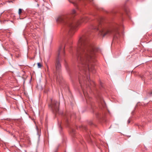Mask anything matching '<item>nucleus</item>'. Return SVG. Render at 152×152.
Wrapping results in <instances>:
<instances>
[{"instance_id": "obj_1", "label": "nucleus", "mask_w": 152, "mask_h": 152, "mask_svg": "<svg viewBox=\"0 0 152 152\" xmlns=\"http://www.w3.org/2000/svg\"><path fill=\"white\" fill-rule=\"evenodd\" d=\"M76 56L78 63L82 66L83 69L94 73L96 70L93 65L88 63L95 58L94 47L89 43L86 37L83 36L80 37L76 49Z\"/></svg>"}, {"instance_id": "obj_2", "label": "nucleus", "mask_w": 152, "mask_h": 152, "mask_svg": "<svg viewBox=\"0 0 152 152\" xmlns=\"http://www.w3.org/2000/svg\"><path fill=\"white\" fill-rule=\"evenodd\" d=\"M88 20L87 18L83 17L77 21H75L70 19L67 15H62L58 16L56 19L57 22L63 24H66L69 28V34L72 35L75 33L76 28L82 22H86Z\"/></svg>"}, {"instance_id": "obj_3", "label": "nucleus", "mask_w": 152, "mask_h": 152, "mask_svg": "<svg viewBox=\"0 0 152 152\" xmlns=\"http://www.w3.org/2000/svg\"><path fill=\"white\" fill-rule=\"evenodd\" d=\"M91 29H96L99 32V34L100 35L104 37L106 35H110L114 34V38L118 39L120 37V34L118 31L114 32L110 28L107 26L102 21V20H99L98 21V25L97 26H92Z\"/></svg>"}, {"instance_id": "obj_4", "label": "nucleus", "mask_w": 152, "mask_h": 152, "mask_svg": "<svg viewBox=\"0 0 152 152\" xmlns=\"http://www.w3.org/2000/svg\"><path fill=\"white\" fill-rule=\"evenodd\" d=\"M61 50L62 47H61L59 48L58 54L57 59L55 64L56 68L55 74L56 76V80L59 83H60L61 82H62L63 80L62 77L60 73L61 66L59 61L60 59V54L61 53Z\"/></svg>"}, {"instance_id": "obj_5", "label": "nucleus", "mask_w": 152, "mask_h": 152, "mask_svg": "<svg viewBox=\"0 0 152 152\" xmlns=\"http://www.w3.org/2000/svg\"><path fill=\"white\" fill-rule=\"evenodd\" d=\"M59 103L55 100H51V103L50 106L53 112L57 113L58 111Z\"/></svg>"}, {"instance_id": "obj_6", "label": "nucleus", "mask_w": 152, "mask_h": 152, "mask_svg": "<svg viewBox=\"0 0 152 152\" xmlns=\"http://www.w3.org/2000/svg\"><path fill=\"white\" fill-rule=\"evenodd\" d=\"M79 83H80V85H81V88L83 89V93H84V95L85 96V97L86 98V99L87 101H88V94L87 93V92H86V89H85L84 88H83V86H82V85L81 84V81H80V80H79Z\"/></svg>"}, {"instance_id": "obj_7", "label": "nucleus", "mask_w": 152, "mask_h": 152, "mask_svg": "<svg viewBox=\"0 0 152 152\" xmlns=\"http://www.w3.org/2000/svg\"><path fill=\"white\" fill-rule=\"evenodd\" d=\"M75 13H76V11H75V10H73L71 12L72 15H74V14H75Z\"/></svg>"}, {"instance_id": "obj_8", "label": "nucleus", "mask_w": 152, "mask_h": 152, "mask_svg": "<svg viewBox=\"0 0 152 152\" xmlns=\"http://www.w3.org/2000/svg\"><path fill=\"white\" fill-rule=\"evenodd\" d=\"M22 12V9H19L18 14L19 15L21 14Z\"/></svg>"}, {"instance_id": "obj_9", "label": "nucleus", "mask_w": 152, "mask_h": 152, "mask_svg": "<svg viewBox=\"0 0 152 152\" xmlns=\"http://www.w3.org/2000/svg\"><path fill=\"white\" fill-rule=\"evenodd\" d=\"M37 65L39 68H40L42 66L41 64L39 63H37Z\"/></svg>"}, {"instance_id": "obj_10", "label": "nucleus", "mask_w": 152, "mask_h": 152, "mask_svg": "<svg viewBox=\"0 0 152 152\" xmlns=\"http://www.w3.org/2000/svg\"><path fill=\"white\" fill-rule=\"evenodd\" d=\"M127 122L128 124H129L130 123V121L129 120H128L127 121Z\"/></svg>"}, {"instance_id": "obj_11", "label": "nucleus", "mask_w": 152, "mask_h": 152, "mask_svg": "<svg viewBox=\"0 0 152 152\" xmlns=\"http://www.w3.org/2000/svg\"><path fill=\"white\" fill-rule=\"evenodd\" d=\"M64 53H65V52H64V50L63 51H62V53L63 54H64Z\"/></svg>"}, {"instance_id": "obj_12", "label": "nucleus", "mask_w": 152, "mask_h": 152, "mask_svg": "<svg viewBox=\"0 0 152 152\" xmlns=\"http://www.w3.org/2000/svg\"><path fill=\"white\" fill-rule=\"evenodd\" d=\"M87 80H88V81L89 82V80H90L89 78H88V77H87Z\"/></svg>"}, {"instance_id": "obj_13", "label": "nucleus", "mask_w": 152, "mask_h": 152, "mask_svg": "<svg viewBox=\"0 0 152 152\" xmlns=\"http://www.w3.org/2000/svg\"><path fill=\"white\" fill-rule=\"evenodd\" d=\"M72 132L74 133V130H73V129H72Z\"/></svg>"}, {"instance_id": "obj_14", "label": "nucleus", "mask_w": 152, "mask_h": 152, "mask_svg": "<svg viewBox=\"0 0 152 152\" xmlns=\"http://www.w3.org/2000/svg\"><path fill=\"white\" fill-rule=\"evenodd\" d=\"M9 2H12V1H9Z\"/></svg>"}, {"instance_id": "obj_15", "label": "nucleus", "mask_w": 152, "mask_h": 152, "mask_svg": "<svg viewBox=\"0 0 152 152\" xmlns=\"http://www.w3.org/2000/svg\"><path fill=\"white\" fill-rule=\"evenodd\" d=\"M92 82L94 83V82L93 81H92Z\"/></svg>"}, {"instance_id": "obj_16", "label": "nucleus", "mask_w": 152, "mask_h": 152, "mask_svg": "<svg viewBox=\"0 0 152 152\" xmlns=\"http://www.w3.org/2000/svg\"><path fill=\"white\" fill-rule=\"evenodd\" d=\"M150 94H152V92L150 93Z\"/></svg>"}]
</instances>
